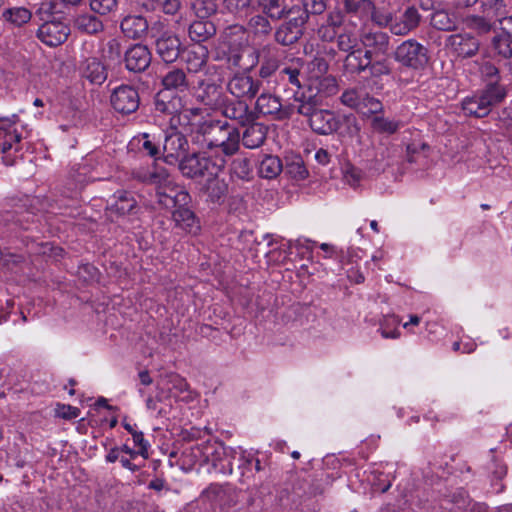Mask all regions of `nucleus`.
Masks as SVG:
<instances>
[{"instance_id": "obj_1", "label": "nucleus", "mask_w": 512, "mask_h": 512, "mask_svg": "<svg viewBox=\"0 0 512 512\" xmlns=\"http://www.w3.org/2000/svg\"><path fill=\"white\" fill-rule=\"evenodd\" d=\"M296 113L306 118L310 129L322 136L337 133L342 125L346 127V134L354 136L360 131L357 118L353 114L338 115L336 112L323 108L324 103L309 93L303 95L301 101H294Z\"/></svg>"}, {"instance_id": "obj_2", "label": "nucleus", "mask_w": 512, "mask_h": 512, "mask_svg": "<svg viewBox=\"0 0 512 512\" xmlns=\"http://www.w3.org/2000/svg\"><path fill=\"white\" fill-rule=\"evenodd\" d=\"M193 142L206 146L208 149H220L224 156L230 157L239 150L240 133L227 121L201 120L196 126Z\"/></svg>"}, {"instance_id": "obj_3", "label": "nucleus", "mask_w": 512, "mask_h": 512, "mask_svg": "<svg viewBox=\"0 0 512 512\" xmlns=\"http://www.w3.org/2000/svg\"><path fill=\"white\" fill-rule=\"evenodd\" d=\"M507 95L504 86L497 82L488 83L480 92L471 97H466L461 107L465 115L476 118H484L489 115L492 108L501 103Z\"/></svg>"}, {"instance_id": "obj_4", "label": "nucleus", "mask_w": 512, "mask_h": 512, "mask_svg": "<svg viewBox=\"0 0 512 512\" xmlns=\"http://www.w3.org/2000/svg\"><path fill=\"white\" fill-rule=\"evenodd\" d=\"M224 166V158L213 160L211 157L201 152L188 153L177 165L182 175L190 179L218 174L222 171Z\"/></svg>"}, {"instance_id": "obj_5", "label": "nucleus", "mask_w": 512, "mask_h": 512, "mask_svg": "<svg viewBox=\"0 0 512 512\" xmlns=\"http://www.w3.org/2000/svg\"><path fill=\"white\" fill-rule=\"evenodd\" d=\"M393 58L400 66L412 70L423 69L429 62L428 49L415 39L400 43L393 52Z\"/></svg>"}, {"instance_id": "obj_6", "label": "nucleus", "mask_w": 512, "mask_h": 512, "mask_svg": "<svg viewBox=\"0 0 512 512\" xmlns=\"http://www.w3.org/2000/svg\"><path fill=\"white\" fill-rule=\"evenodd\" d=\"M286 20L275 30L274 39L282 46H292L303 36L305 30V12L285 10Z\"/></svg>"}, {"instance_id": "obj_7", "label": "nucleus", "mask_w": 512, "mask_h": 512, "mask_svg": "<svg viewBox=\"0 0 512 512\" xmlns=\"http://www.w3.org/2000/svg\"><path fill=\"white\" fill-rule=\"evenodd\" d=\"M296 106L295 102L284 105L280 97L270 93H262L255 103V109L259 114L269 116L276 121L290 119L296 112Z\"/></svg>"}, {"instance_id": "obj_8", "label": "nucleus", "mask_w": 512, "mask_h": 512, "mask_svg": "<svg viewBox=\"0 0 512 512\" xmlns=\"http://www.w3.org/2000/svg\"><path fill=\"white\" fill-rule=\"evenodd\" d=\"M19 118L17 115L12 117H0V150L3 153V163L6 166L14 164V159L11 158L9 151L15 147V151H18V144L21 141V134L17 132L14 125L18 122Z\"/></svg>"}, {"instance_id": "obj_9", "label": "nucleus", "mask_w": 512, "mask_h": 512, "mask_svg": "<svg viewBox=\"0 0 512 512\" xmlns=\"http://www.w3.org/2000/svg\"><path fill=\"white\" fill-rule=\"evenodd\" d=\"M187 134L178 131L166 133L163 143V161L169 165L177 166L189 153Z\"/></svg>"}, {"instance_id": "obj_10", "label": "nucleus", "mask_w": 512, "mask_h": 512, "mask_svg": "<svg viewBox=\"0 0 512 512\" xmlns=\"http://www.w3.org/2000/svg\"><path fill=\"white\" fill-rule=\"evenodd\" d=\"M110 103L117 113L130 115L136 112L140 105L138 90L131 85H120L112 91Z\"/></svg>"}, {"instance_id": "obj_11", "label": "nucleus", "mask_w": 512, "mask_h": 512, "mask_svg": "<svg viewBox=\"0 0 512 512\" xmlns=\"http://www.w3.org/2000/svg\"><path fill=\"white\" fill-rule=\"evenodd\" d=\"M227 91L237 99L251 100L258 94L261 81L246 72L235 73L227 82Z\"/></svg>"}, {"instance_id": "obj_12", "label": "nucleus", "mask_w": 512, "mask_h": 512, "mask_svg": "<svg viewBox=\"0 0 512 512\" xmlns=\"http://www.w3.org/2000/svg\"><path fill=\"white\" fill-rule=\"evenodd\" d=\"M195 99L210 110L217 111L223 105L226 94L220 84L201 80L194 92Z\"/></svg>"}, {"instance_id": "obj_13", "label": "nucleus", "mask_w": 512, "mask_h": 512, "mask_svg": "<svg viewBox=\"0 0 512 512\" xmlns=\"http://www.w3.org/2000/svg\"><path fill=\"white\" fill-rule=\"evenodd\" d=\"M422 15L415 6H408L403 11L393 13L390 33L395 36H407L421 23Z\"/></svg>"}, {"instance_id": "obj_14", "label": "nucleus", "mask_w": 512, "mask_h": 512, "mask_svg": "<svg viewBox=\"0 0 512 512\" xmlns=\"http://www.w3.org/2000/svg\"><path fill=\"white\" fill-rule=\"evenodd\" d=\"M359 40L366 55L370 57L388 55L390 50V36L388 33L381 30H367L360 34Z\"/></svg>"}, {"instance_id": "obj_15", "label": "nucleus", "mask_w": 512, "mask_h": 512, "mask_svg": "<svg viewBox=\"0 0 512 512\" xmlns=\"http://www.w3.org/2000/svg\"><path fill=\"white\" fill-rule=\"evenodd\" d=\"M257 60L260 62L258 76L262 80L271 78L280 68L281 51L273 45H265L260 51H254Z\"/></svg>"}, {"instance_id": "obj_16", "label": "nucleus", "mask_w": 512, "mask_h": 512, "mask_svg": "<svg viewBox=\"0 0 512 512\" xmlns=\"http://www.w3.org/2000/svg\"><path fill=\"white\" fill-rule=\"evenodd\" d=\"M446 47L457 56L471 58L478 53L480 42L471 33L463 32L448 36L446 39Z\"/></svg>"}, {"instance_id": "obj_17", "label": "nucleus", "mask_w": 512, "mask_h": 512, "mask_svg": "<svg viewBox=\"0 0 512 512\" xmlns=\"http://www.w3.org/2000/svg\"><path fill=\"white\" fill-rule=\"evenodd\" d=\"M218 110L228 119L236 121L241 126H246L255 121L254 112L249 108L248 103L242 99H229L227 96L223 105Z\"/></svg>"}, {"instance_id": "obj_18", "label": "nucleus", "mask_w": 512, "mask_h": 512, "mask_svg": "<svg viewBox=\"0 0 512 512\" xmlns=\"http://www.w3.org/2000/svg\"><path fill=\"white\" fill-rule=\"evenodd\" d=\"M70 34L68 25L61 21H48L37 30V38L50 47H56L64 43Z\"/></svg>"}, {"instance_id": "obj_19", "label": "nucleus", "mask_w": 512, "mask_h": 512, "mask_svg": "<svg viewBox=\"0 0 512 512\" xmlns=\"http://www.w3.org/2000/svg\"><path fill=\"white\" fill-rule=\"evenodd\" d=\"M338 91L337 81L333 76H326L319 78L315 81L314 85H309L303 90L295 91L293 94L294 101H301L302 96H308L309 93L311 95L316 96L321 103H324V100L327 97L335 95Z\"/></svg>"}, {"instance_id": "obj_20", "label": "nucleus", "mask_w": 512, "mask_h": 512, "mask_svg": "<svg viewBox=\"0 0 512 512\" xmlns=\"http://www.w3.org/2000/svg\"><path fill=\"white\" fill-rule=\"evenodd\" d=\"M137 201L132 192L126 190L116 191L108 201L106 211L110 216L124 217L135 214Z\"/></svg>"}, {"instance_id": "obj_21", "label": "nucleus", "mask_w": 512, "mask_h": 512, "mask_svg": "<svg viewBox=\"0 0 512 512\" xmlns=\"http://www.w3.org/2000/svg\"><path fill=\"white\" fill-rule=\"evenodd\" d=\"M155 49L157 55L165 63L175 62L181 54L182 43L178 36L174 33L164 35L155 40Z\"/></svg>"}, {"instance_id": "obj_22", "label": "nucleus", "mask_w": 512, "mask_h": 512, "mask_svg": "<svg viewBox=\"0 0 512 512\" xmlns=\"http://www.w3.org/2000/svg\"><path fill=\"white\" fill-rule=\"evenodd\" d=\"M170 128L171 131L183 132V134L190 135L193 139L196 134V126L199 125L200 119H197V109L195 112L192 110H184L181 112H174L170 115Z\"/></svg>"}, {"instance_id": "obj_23", "label": "nucleus", "mask_w": 512, "mask_h": 512, "mask_svg": "<svg viewBox=\"0 0 512 512\" xmlns=\"http://www.w3.org/2000/svg\"><path fill=\"white\" fill-rule=\"evenodd\" d=\"M126 68L132 72H143L151 63V53L147 46L135 44L125 53Z\"/></svg>"}, {"instance_id": "obj_24", "label": "nucleus", "mask_w": 512, "mask_h": 512, "mask_svg": "<svg viewBox=\"0 0 512 512\" xmlns=\"http://www.w3.org/2000/svg\"><path fill=\"white\" fill-rule=\"evenodd\" d=\"M201 192L206 196L207 202L221 205L228 194V184L224 179L219 178L218 174L209 175Z\"/></svg>"}, {"instance_id": "obj_25", "label": "nucleus", "mask_w": 512, "mask_h": 512, "mask_svg": "<svg viewBox=\"0 0 512 512\" xmlns=\"http://www.w3.org/2000/svg\"><path fill=\"white\" fill-rule=\"evenodd\" d=\"M122 33L130 39L139 40L148 34L149 23L142 15H126L120 22Z\"/></svg>"}, {"instance_id": "obj_26", "label": "nucleus", "mask_w": 512, "mask_h": 512, "mask_svg": "<svg viewBox=\"0 0 512 512\" xmlns=\"http://www.w3.org/2000/svg\"><path fill=\"white\" fill-rule=\"evenodd\" d=\"M172 219L176 227L187 233L196 235L201 230L200 220L188 206H178L172 212Z\"/></svg>"}, {"instance_id": "obj_27", "label": "nucleus", "mask_w": 512, "mask_h": 512, "mask_svg": "<svg viewBox=\"0 0 512 512\" xmlns=\"http://www.w3.org/2000/svg\"><path fill=\"white\" fill-rule=\"evenodd\" d=\"M73 28L81 34L96 35L104 30V24L95 14L83 12L74 17Z\"/></svg>"}, {"instance_id": "obj_28", "label": "nucleus", "mask_w": 512, "mask_h": 512, "mask_svg": "<svg viewBox=\"0 0 512 512\" xmlns=\"http://www.w3.org/2000/svg\"><path fill=\"white\" fill-rule=\"evenodd\" d=\"M82 77L87 79L91 84L101 85L107 79V68L97 58L86 59L81 67Z\"/></svg>"}, {"instance_id": "obj_29", "label": "nucleus", "mask_w": 512, "mask_h": 512, "mask_svg": "<svg viewBox=\"0 0 512 512\" xmlns=\"http://www.w3.org/2000/svg\"><path fill=\"white\" fill-rule=\"evenodd\" d=\"M32 19V12L24 6L5 8L1 14V20L10 28H21Z\"/></svg>"}, {"instance_id": "obj_30", "label": "nucleus", "mask_w": 512, "mask_h": 512, "mask_svg": "<svg viewBox=\"0 0 512 512\" xmlns=\"http://www.w3.org/2000/svg\"><path fill=\"white\" fill-rule=\"evenodd\" d=\"M268 127L254 121L248 124L242 135V143L246 148L255 149L260 147L267 137Z\"/></svg>"}, {"instance_id": "obj_31", "label": "nucleus", "mask_w": 512, "mask_h": 512, "mask_svg": "<svg viewBox=\"0 0 512 512\" xmlns=\"http://www.w3.org/2000/svg\"><path fill=\"white\" fill-rule=\"evenodd\" d=\"M369 55L362 48H356L348 53L343 61L345 70L351 74H361L367 71Z\"/></svg>"}, {"instance_id": "obj_32", "label": "nucleus", "mask_w": 512, "mask_h": 512, "mask_svg": "<svg viewBox=\"0 0 512 512\" xmlns=\"http://www.w3.org/2000/svg\"><path fill=\"white\" fill-rule=\"evenodd\" d=\"M188 34L192 41L201 43L216 34V26L210 20L199 18L190 24Z\"/></svg>"}, {"instance_id": "obj_33", "label": "nucleus", "mask_w": 512, "mask_h": 512, "mask_svg": "<svg viewBox=\"0 0 512 512\" xmlns=\"http://www.w3.org/2000/svg\"><path fill=\"white\" fill-rule=\"evenodd\" d=\"M226 452L227 448L224 443L220 441H208L202 449L203 456L207 463H210L215 469L219 468L221 471L225 469V466L221 465V462L226 455Z\"/></svg>"}, {"instance_id": "obj_34", "label": "nucleus", "mask_w": 512, "mask_h": 512, "mask_svg": "<svg viewBox=\"0 0 512 512\" xmlns=\"http://www.w3.org/2000/svg\"><path fill=\"white\" fill-rule=\"evenodd\" d=\"M157 202L164 208H177L178 206H188L191 203V196L188 192L173 193V196H168L166 190L158 187L156 191Z\"/></svg>"}, {"instance_id": "obj_35", "label": "nucleus", "mask_w": 512, "mask_h": 512, "mask_svg": "<svg viewBox=\"0 0 512 512\" xmlns=\"http://www.w3.org/2000/svg\"><path fill=\"white\" fill-rule=\"evenodd\" d=\"M144 12L162 11L167 15H174L180 8L179 0H141L139 2Z\"/></svg>"}, {"instance_id": "obj_36", "label": "nucleus", "mask_w": 512, "mask_h": 512, "mask_svg": "<svg viewBox=\"0 0 512 512\" xmlns=\"http://www.w3.org/2000/svg\"><path fill=\"white\" fill-rule=\"evenodd\" d=\"M162 84L166 89L184 92L189 88V82L182 69H172L163 78Z\"/></svg>"}, {"instance_id": "obj_37", "label": "nucleus", "mask_w": 512, "mask_h": 512, "mask_svg": "<svg viewBox=\"0 0 512 512\" xmlns=\"http://www.w3.org/2000/svg\"><path fill=\"white\" fill-rule=\"evenodd\" d=\"M283 171V164L279 157L266 155L259 164V175L262 178L274 179Z\"/></svg>"}, {"instance_id": "obj_38", "label": "nucleus", "mask_w": 512, "mask_h": 512, "mask_svg": "<svg viewBox=\"0 0 512 512\" xmlns=\"http://www.w3.org/2000/svg\"><path fill=\"white\" fill-rule=\"evenodd\" d=\"M208 50L201 45L191 47L186 54V63L188 69L197 72L202 69L207 62Z\"/></svg>"}, {"instance_id": "obj_39", "label": "nucleus", "mask_w": 512, "mask_h": 512, "mask_svg": "<svg viewBox=\"0 0 512 512\" xmlns=\"http://www.w3.org/2000/svg\"><path fill=\"white\" fill-rule=\"evenodd\" d=\"M430 23L439 31H454L457 28L455 17L445 10H437L432 13Z\"/></svg>"}, {"instance_id": "obj_40", "label": "nucleus", "mask_w": 512, "mask_h": 512, "mask_svg": "<svg viewBox=\"0 0 512 512\" xmlns=\"http://www.w3.org/2000/svg\"><path fill=\"white\" fill-rule=\"evenodd\" d=\"M491 46L499 57L512 58V36L499 32L492 38Z\"/></svg>"}, {"instance_id": "obj_41", "label": "nucleus", "mask_w": 512, "mask_h": 512, "mask_svg": "<svg viewBox=\"0 0 512 512\" xmlns=\"http://www.w3.org/2000/svg\"><path fill=\"white\" fill-rule=\"evenodd\" d=\"M231 177L238 178L243 181H250L252 179V164L248 158L238 157L235 158L230 167Z\"/></svg>"}, {"instance_id": "obj_42", "label": "nucleus", "mask_w": 512, "mask_h": 512, "mask_svg": "<svg viewBox=\"0 0 512 512\" xmlns=\"http://www.w3.org/2000/svg\"><path fill=\"white\" fill-rule=\"evenodd\" d=\"M344 12L357 17L368 16L374 8L371 0H343Z\"/></svg>"}, {"instance_id": "obj_43", "label": "nucleus", "mask_w": 512, "mask_h": 512, "mask_svg": "<svg viewBox=\"0 0 512 512\" xmlns=\"http://www.w3.org/2000/svg\"><path fill=\"white\" fill-rule=\"evenodd\" d=\"M283 171L290 178L297 181L306 179L309 174L301 157L287 160L285 167L283 166Z\"/></svg>"}, {"instance_id": "obj_44", "label": "nucleus", "mask_w": 512, "mask_h": 512, "mask_svg": "<svg viewBox=\"0 0 512 512\" xmlns=\"http://www.w3.org/2000/svg\"><path fill=\"white\" fill-rule=\"evenodd\" d=\"M271 19L279 20L285 16V7H281L280 0H252Z\"/></svg>"}, {"instance_id": "obj_45", "label": "nucleus", "mask_w": 512, "mask_h": 512, "mask_svg": "<svg viewBox=\"0 0 512 512\" xmlns=\"http://www.w3.org/2000/svg\"><path fill=\"white\" fill-rule=\"evenodd\" d=\"M359 37L356 35L353 29L346 28L340 31L336 38L337 48L346 53H350L358 47Z\"/></svg>"}, {"instance_id": "obj_46", "label": "nucleus", "mask_w": 512, "mask_h": 512, "mask_svg": "<svg viewBox=\"0 0 512 512\" xmlns=\"http://www.w3.org/2000/svg\"><path fill=\"white\" fill-rule=\"evenodd\" d=\"M369 75L374 78L390 75L392 72L391 63L385 57H371L367 65Z\"/></svg>"}, {"instance_id": "obj_47", "label": "nucleus", "mask_w": 512, "mask_h": 512, "mask_svg": "<svg viewBox=\"0 0 512 512\" xmlns=\"http://www.w3.org/2000/svg\"><path fill=\"white\" fill-rule=\"evenodd\" d=\"M250 31L257 37H266L272 32V26L267 17L255 15L248 23Z\"/></svg>"}, {"instance_id": "obj_48", "label": "nucleus", "mask_w": 512, "mask_h": 512, "mask_svg": "<svg viewBox=\"0 0 512 512\" xmlns=\"http://www.w3.org/2000/svg\"><path fill=\"white\" fill-rule=\"evenodd\" d=\"M400 323V319L395 315L385 316L383 321L380 323L379 332L383 338L386 339H397L400 337V331L397 326Z\"/></svg>"}, {"instance_id": "obj_49", "label": "nucleus", "mask_w": 512, "mask_h": 512, "mask_svg": "<svg viewBox=\"0 0 512 512\" xmlns=\"http://www.w3.org/2000/svg\"><path fill=\"white\" fill-rule=\"evenodd\" d=\"M371 126L379 133L394 134L400 128L401 123L382 116H375L371 121Z\"/></svg>"}, {"instance_id": "obj_50", "label": "nucleus", "mask_w": 512, "mask_h": 512, "mask_svg": "<svg viewBox=\"0 0 512 512\" xmlns=\"http://www.w3.org/2000/svg\"><path fill=\"white\" fill-rule=\"evenodd\" d=\"M482 12L490 18L501 16L505 13L504 0H480Z\"/></svg>"}, {"instance_id": "obj_51", "label": "nucleus", "mask_w": 512, "mask_h": 512, "mask_svg": "<svg viewBox=\"0 0 512 512\" xmlns=\"http://www.w3.org/2000/svg\"><path fill=\"white\" fill-rule=\"evenodd\" d=\"M195 14L200 19H206L217 12L216 0H196L193 4Z\"/></svg>"}, {"instance_id": "obj_52", "label": "nucleus", "mask_w": 512, "mask_h": 512, "mask_svg": "<svg viewBox=\"0 0 512 512\" xmlns=\"http://www.w3.org/2000/svg\"><path fill=\"white\" fill-rule=\"evenodd\" d=\"M292 9L305 12V22H307L309 14H322L326 10V3L324 0H302V7L295 6Z\"/></svg>"}, {"instance_id": "obj_53", "label": "nucleus", "mask_w": 512, "mask_h": 512, "mask_svg": "<svg viewBox=\"0 0 512 512\" xmlns=\"http://www.w3.org/2000/svg\"><path fill=\"white\" fill-rule=\"evenodd\" d=\"M226 495L225 489L219 484H211L202 494V499L210 502L212 505H222Z\"/></svg>"}, {"instance_id": "obj_54", "label": "nucleus", "mask_w": 512, "mask_h": 512, "mask_svg": "<svg viewBox=\"0 0 512 512\" xmlns=\"http://www.w3.org/2000/svg\"><path fill=\"white\" fill-rule=\"evenodd\" d=\"M469 27L477 32L478 35H486L493 30V23L490 17L471 16L469 18Z\"/></svg>"}, {"instance_id": "obj_55", "label": "nucleus", "mask_w": 512, "mask_h": 512, "mask_svg": "<svg viewBox=\"0 0 512 512\" xmlns=\"http://www.w3.org/2000/svg\"><path fill=\"white\" fill-rule=\"evenodd\" d=\"M57 2L56 0H44L42 1L35 11L36 17H38L44 23L52 21L51 18L57 13Z\"/></svg>"}, {"instance_id": "obj_56", "label": "nucleus", "mask_w": 512, "mask_h": 512, "mask_svg": "<svg viewBox=\"0 0 512 512\" xmlns=\"http://www.w3.org/2000/svg\"><path fill=\"white\" fill-rule=\"evenodd\" d=\"M371 21L380 28H387L391 30V24L393 20V13L384 10H378L374 6L373 10L369 12Z\"/></svg>"}, {"instance_id": "obj_57", "label": "nucleus", "mask_w": 512, "mask_h": 512, "mask_svg": "<svg viewBox=\"0 0 512 512\" xmlns=\"http://www.w3.org/2000/svg\"><path fill=\"white\" fill-rule=\"evenodd\" d=\"M92 12L107 15L117 7V0H86Z\"/></svg>"}, {"instance_id": "obj_58", "label": "nucleus", "mask_w": 512, "mask_h": 512, "mask_svg": "<svg viewBox=\"0 0 512 512\" xmlns=\"http://www.w3.org/2000/svg\"><path fill=\"white\" fill-rule=\"evenodd\" d=\"M323 24L337 31H343L347 28L344 26V14L341 10L338 9L329 12Z\"/></svg>"}, {"instance_id": "obj_59", "label": "nucleus", "mask_w": 512, "mask_h": 512, "mask_svg": "<svg viewBox=\"0 0 512 512\" xmlns=\"http://www.w3.org/2000/svg\"><path fill=\"white\" fill-rule=\"evenodd\" d=\"M341 103L350 108H358L362 103V98L356 89H348L341 95Z\"/></svg>"}, {"instance_id": "obj_60", "label": "nucleus", "mask_w": 512, "mask_h": 512, "mask_svg": "<svg viewBox=\"0 0 512 512\" xmlns=\"http://www.w3.org/2000/svg\"><path fill=\"white\" fill-rule=\"evenodd\" d=\"M249 50L246 48H235L230 49L226 61L229 68H238L242 67V58L243 55Z\"/></svg>"}, {"instance_id": "obj_61", "label": "nucleus", "mask_w": 512, "mask_h": 512, "mask_svg": "<svg viewBox=\"0 0 512 512\" xmlns=\"http://www.w3.org/2000/svg\"><path fill=\"white\" fill-rule=\"evenodd\" d=\"M55 414L62 419L72 420L80 415V409L71 405L58 404L55 409Z\"/></svg>"}, {"instance_id": "obj_62", "label": "nucleus", "mask_w": 512, "mask_h": 512, "mask_svg": "<svg viewBox=\"0 0 512 512\" xmlns=\"http://www.w3.org/2000/svg\"><path fill=\"white\" fill-rule=\"evenodd\" d=\"M155 111L164 114V115H171L174 112H176V106L171 101H166L163 99L161 94H158L155 98L154 102Z\"/></svg>"}, {"instance_id": "obj_63", "label": "nucleus", "mask_w": 512, "mask_h": 512, "mask_svg": "<svg viewBox=\"0 0 512 512\" xmlns=\"http://www.w3.org/2000/svg\"><path fill=\"white\" fill-rule=\"evenodd\" d=\"M428 145L426 143H411L406 147V158L408 162L415 163L418 161L421 153L428 149Z\"/></svg>"}, {"instance_id": "obj_64", "label": "nucleus", "mask_w": 512, "mask_h": 512, "mask_svg": "<svg viewBox=\"0 0 512 512\" xmlns=\"http://www.w3.org/2000/svg\"><path fill=\"white\" fill-rule=\"evenodd\" d=\"M481 75L486 81L489 83L497 82L499 83V69L491 62H485L482 64Z\"/></svg>"}]
</instances>
